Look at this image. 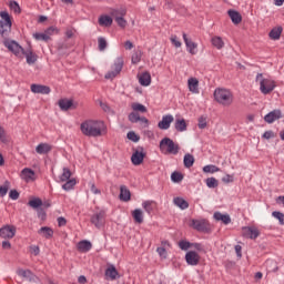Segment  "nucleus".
<instances>
[{"instance_id":"obj_11","label":"nucleus","mask_w":284,"mask_h":284,"mask_svg":"<svg viewBox=\"0 0 284 284\" xmlns=\"http://www.w3.org/2000/svg\"><path fill=\"white\" fill-rule=\"evenodd\" d=\"M191 227L196 232H207L209 224L206 220H191Z\"/></svg>"},{"instance_id":"obj_16","label":"nucleus","mask_w":284,"mask_h":284,"mask_svg":"<svg viewBox=\"0 0 284 284\" xmlns=\"http://www.w3.org/2000/svg\"><path fill=\"white\" fill-rule=\"evenodd\" d=\"M174 122V116L172 114H166L162 116V120L158 123L160 130H170V125Z\"/></svg>"},{"instance_id":"obj_56","label":"nucleus","mask_w":284,"mask_h":284,"mask_svg":"<svg viewBox=\"0 0 284 284\" xmlns=\"http://www.w3.org/2000/svg\"><path fill=\"white\" fill-rule=\"evenodd\" d=\"M197 125H199L200 130H205V128H207V118H205V116L199 118Z\"/></svg>"},{"instance_id":"obj_20","label":"nucleus","mask_w":284,"mask_h":284,"mask_svg":"<svg viewBox=\"0 0 284 284\" xmlns=\"http://www.w3.org/2000/svg\"><path fill=\"white\" fill-rule=\"evenodd\" d=\"M23 57H26L28 65H34L39 59V55H37L32 49L24 50Z\"/></svg>"},{"instance_id":"obj_49","label":"nucleus","mask_w":284,"mask_h":284,"mask_svg":"<svg viewBox=\"0 0 284 284\" xmlns=\"http://www.w3.org/2000/svg\"><path fill=\"white\" fill-rule=\"evenodd\" d=\"M9 8L10 10H13L16 12V14H20L21 12V7L19 6V2L11 0L9 2Z\"/></svg>"},{"instance_id":"obj_40","label":"nucleus","mask_w":284,"mask_h":284,"mask_svg":"<svg viewBox=\"0 0 284 284\" xmlns=\"http://www.w3.org/2000/svg\"><path fill=\"white\" fill-rule=\"evenodd\" d=\"M28 205L30 207H33V210H39L41 205H43V201H41V199L39 197H34L33 200L28 202Z\"/></svg>"},{"instance_id":"obj_44","label":"nucleus","mask_w":284,"mask_h":284,"mask_svg":"<svg viewBox=\"0 0 284 284\" xmlns=\"http://www.w3.org/2000/svg\"><path fill=\"white\" fill-rule=\"evenodd\" d=\"M247 234L250 239L255 240L258 239L261 232H258V229L256 227H247Z\"/></svg>"},{"instance_id":"obj_14","label":"nucleus","mask_w":284,"mask_h":284,"mask_svg":"<svg viewBox=\"0 0 284 284\" xmlns=\"http://www.w3.org/2000/svg\"><path fill=\"white\" fill-rule=\"evenodd\" d=\"M17 274L21 278L29 281V283H34V281H37V275H34V273H32L30 270L18 268Z\"/></svg>"},{"instance_id":"obj_33","label":"nucleus","mask_w":284,"mask_h":284,"mask_svg":"<svg viewBox=\"0 0 284 284\" xmlns=\"http://www.w3.org/2000/svg\"><path fill=\"white\" fill-rule=\"evenodd\" d=\"M173 203L180 207V210H187V207H190V203L183 197H174Z\"/></svg>"},{"instance_id":"obj_7","label":"nucleus","mask_w":284,"mask_h":284,"mask_svg":"<svg viewBox=\"0 0 284 284\" xmlns=\"http://www.w3.org/2000/svg\"><path fill=\"white\" fill-rule=\"evenodd\" d=\"M124 61L122 57H119L115 59L113 65H112V71H109L105 73L104 79L112 80L116 79L119 74H121V71L123 70Z\"/></svg>"},{"instance_id":"obj_3","label":"nucleus","mask_w":284,"mask_h":284,"mask_svg":"<svg viewBox=\"0 0 284 284\" xmlns=\"http://www.w3.org/2000/svg\"><path fill=\"white\" fill-rule=\"evenodd\" d=\"M214 99L221 105L230 106L234 103V94L227 89H215Z\"/></svg>"},{"instance_id":"obj_21","label":"nucleus","mask_w":284,"mask_h":284,"mask_svg":"<svg viewBox=\"0 0 284 284\" xmlns=\"http://www.w3.org/2000/svg\"><path fill=\"white\" fill-rule=\"evenodd\" d=\"M227 14H229L232 23H234V26H239V23H241V21H243V16H241V13L234 9H230L227 11Z\"/></svg>"},{"instance_id":"obj_58","label":"nucleus","mask_w":284,"mask_h":284,"mask_svg":"<svg viewBox=\"0 0 284 284\" xmlns=\"http://www.w3.org/2000/svg\"><path fill=\"white\" fill-rule=\"evenodd\" d=\"M9 197L12 200V201H17L19 199V191L17 190H11L9 192Z\"/></svg>"},{"instance_id":"obj_29","label":"nucleus","mask_w":284,"mask_h":284,"mask_svg":"<svg viewBox=\"0 0 284 284\" xmlns=\"http://www.w3.org/2000/svg\"><path fill=\"white\" fill-rule=\"evenodd\" d=\"M281 34H283V27H275L270 31L268 37L272 41H278Z\"/></svg>"},{"instance_id":"obj_32","label":"nucleus","mask_w":284,"mask_h":284,"mask_svg":"<svg viewBox=\"0 0 284 284\" xmlns=\"http://www.w3.org/2000/svg\"><path fill=\"white\" fill-rule=\"evenodd\" d=\"M38 234L43 236L44 239H52L54 236V231L50 226H42L39 231Z\"/></svg>"},{"instance_id":"obj_36","label":"nucleus","mask_w":284,"mask_h":284,"mask_svg":"<svg viewBox=\"0 0 284 284\" xmlns=\"http://www.w3.org/2000/svg\"><path fill=\"white\" fill-rule=\"evenodd\" d=\"M183 163H184V168H187V169L192 168V165H194V155L186 153L184 155Z\"/></svg>"},{"instance_id":"obj_42","label":"nucleus","mask_w":284,"mask_h":284,"mask_svg":"<svg viewBox=\"0 0 284 284\" xmlns=\"http://www.w3.org/2000/svg\"><path fill=\"white\" fill-rule=\"evenodd\" d=\"M70 176H72V171H70V169H68V168H63V172L60 175V181L62 183H65V181L70 180Z\"/></svg>"},{"instance_id":"obj_57","label":"nucleus","mask_w":284,"mask_h":284,"mask_svg":"<svg viewBox=\"0 0 284 284\" xmlns=\"http://www.w3.org/2000/svg\"><path fill=\"white\" fill-rule=\"evenodd\" d=\"M38 219H41V221H45L48 214L45 213V210L43 207L37 209Z\"/></svg>"},{"instance_id":"obj_12","label":"nucleus","mask_w":284,"mask_h":284,"mask_svg":"<svg viewBox=\"0 0 284 284\" xmlns=\"http://www.w3.org/2000/svg\"><path fill=\"white\" fill-rule=\"evenodd\" d=\"M14 234H17V227L12 225H6L0 229L1 239H14Z\"/></svg>"},{"instance_id":"obj_2","label":"nucleus","mask_w":284,"mask_h":284,"mask_svg":"<svg viewBox=\"0 0 284 284\" xmlns=\"http://www.w3.org/2000/svg\"><path fill=\"white\" fill-rule=\"evenodd\" d=\"M255 81L260 83V92L262 94H272L276 89V81L272 80V78H264L263 73H257Z\"/></svg>"},{"instance_id":"obj_43","label":"nucleus","mask_w":284,"mask_h":284,"mask_svg":"<svg viewBox=\"0 0 284 284\" xmlns=\"http://www.w3.org/2000/svg\"><path fill=\"white\" fill-rule=\"evenodd\" d=\"M33 39L36 41H45V42L50 41V37L48 36V33H45V31L44 33H39V32L33 33Z\"/></svg>"},{"instance_id":"obj_61","label":"nucleus","mask_w":284,"mask_h":284,"mask_svg":"<svg viewBox=\"0 0 284 284\" xmlns=\"http://www.w3.org/2000/svg\"><path fill=\"white\" fill-rule=\"evenodd\" d=\"M171 43H173V45H175L176 48H181V41H179V38L176 36H172L171 37Z\"/></svg>"},{"instance_id":"obj_19","label":"nucleus","mask_w":284,"mask_h":284,"mask_svg":"<svg viewBox=\"0 0 284 284\" xmlns=\"http://www.w3.org/2000/svg\"><path fill=\"white\" fill-rule=\"evenodd\" d=\"M182 37L186 45L187 52L190 54H196V48H199V44H196V42H193L190 38H187L186 33H183Z\"/></svg>"},{"instance_id":"obj_25","label":"nucleus","mask_w":284,"mask_h":284,"mask_svg":"<svg viewBox=\"0 0 284 284\" xmlns=\"http://www.w3.org/2000/svg\"><path fill=\"white\" fill-rule=\"evenodd\" d=\"M21 174L24 181H37V173H34V170L32 169L26 168L21 171Z\"/></svg>"},{"instance_id":"obj_9","label":"nucleus","mask_w":284,"mask_h":284,"mask_svg":"<svg viewBox=\"0 0 284 284\" xmlns=\"http://www.w3.org/2000/svg\"><path fill=\"white\" fill-rule=\"evenodd\" d=\"M111 17H113L120 28H125L128 26V21L123 19V17H125V10L114 9L111 11Z\"/></svg>"},{"instance_id":"obj_28","label":"nucleus","mask_w":284,"mask_h":284,"mask_svg":"<svg viewBox=\"0 0 284 284\" xmlns=\"http://www.w3.org/2000/svg\"><path fill=\"white\" fill-rule=\"evenodd\" d=\"M98 23H99V26H102L103 28H110V26H112V23H113V20H112V17H110L108 14H102L99 18Z\"/></svg>"},{"instance_id":"obj_52","label":"nucleus","mask_w":284,"mask_h":284,"mask_svg":"<svg viewBox=\"0 0 284 284\" xmlns=\"http://www.w3.org/2000/svg\"><path fill=\"white\" fill-rule=\"evenodd\" d=\"M140 120H141V115H139V113H136V112H131V113L129 114V121H130L131 123H139Z\"/></svg>"},{"instance_id":"obj_63","label":"nucleus","mask_w":284,"mask_h":284,"mask_svg":"<svg viewBox=\"0 0 284 284\" xmlns=\"http://www.w3.org/2000/svg\"><path fill=\"white\" fill-rule=\"evenodd\" d=\"M132 63L136 64L141 61V54L140 53H134L132 55V59H131Z\"/></svg>"},{"instance_id":"obj_39","label":"nucleus","mask_w":284,"mask_h":284,"mask_svg":"<svg viewBox=\"0 0 284 284\" xmlns=\"http://www.w3.org/2000/svg\"><path fill=\"white\" fill-rule=\"evenodd\" d=\"M131 108L134 112H141L142 114L148 112V108L139 102L132 103Z\"/></svg>"},{"instance_id":"obj_8","label":"nucleus","mask_w":284,"mask_h":284,"mask_svg":"<svg viewBox=\"0 0 284 284\" xmlns=\"http://www.w3.org/2000/svg\"><path fill=\"white\" fill-rule=\"evenodd\" d=\"M91 223L92 225H94V227H97L98 230H101V227L105 225V211L95 212L91 216Z\"/></svg>"},{"instance_id":"obj_31","label":"nucleus","mask_w":284,"mask_h":284,"mask_svg":"<svg viewBox=\"0 0 284 284\" xmlns=\"http://www.w3.org/2000/svg\"><path fill=\"white\" fill-rule=\"evenodd\" d=\"M139 83L140 85H144L145 88H148V85L152 83V75L150 74V72H143L139 78Z\"/></svg>"},{"instance_id":"obj_51","label":"nucleus","mask_w":284,"mask_h":284,"mask_svg":"<svg viewBox=\"0 0 284 284\" xmlns=\"http://www.w3.org/2000/svg\"><path fill=\"white\" fill-rule=\"evenodd\" d=\"M126 138L129 141H133V143H139V141H141V136H139L134 131L128 132Z\"/></svg>"},{"instance_id":"obj_6","label":"nucleus","mask_w":284,"mask_h":284,"mask_svg":"<svg viewBox=\"0 0 284 284\" xmlns=\"http://www.w3.org/2000/svg\"><path fill=\"white\" fill-rule=\"evenodd\" d=\"M3 45L9 50V52L14 54V57H17L18 59H23V52L26 51V49H23V47H21L19 42L10 39H4Z\"/></svg>"},{"instance_id":"obj_50","label":"nucleus","mask_w":284,"mask_h":284,"mask_svg":"<svg viewBox=\"0 0 284 284\" xmlns=\"http://www.w3.org/2000/svg\"><path fill=\"white\" fill-rule=\"evenodd\" d=\"M98 48L100 52H103L105 48H108V41L105 40V38L103 37L98 38Z\"/></svg>"},{"instance_id":"obj_30","label":"nucleus","mask_w":284,"mask_h":284,"mask_svg":"<svg viewBox=\"0 0 284 284\" xmlns=\"http://www.w3.org/2000/svg\"><path fill=\"white\" fill-rule=\"evenodd\" d=\"M187 85L190 92H192L193 94H199V80L196 78H190L187 80Z\"/></svg>"},{"instance_id":"obj_55","label":"nucleus","mask_w":284,"mask_h":284,"mask_svg":"<svg viewBox=\"0 0 284 284\" xmlns=\"http://www.w3.org/2000/svg\"><path fill=\"white\" fill-rule=\"evenodd\" d=\"M44 32L47 37H52V34H59V29L57 27H49Z\"/></svg>"},{"instance_id":"obj_53","label":"nucleus","mask_w":284,"mask_h":284,"mask_svg":"<svg viewBox=\"0 0 284 284\" xmlns=\"http://www.w3.org/2000/svg\"><path fill=\"white\" fill-rule=\"evenodd\" d=\"M142 207L145 210L148 214H152L153 207H152V201H145L142 203Z\"/></svg>"},{"instance_id":"obj_24","label":"nucleus","mask_w":284,"mask_h":284,"mask_svg":"<svg viewBox=\"0 0 284 284\" xmlns=\"http://www.w3.org/2000/svg\"><path fill=\"white\" fill-rule=\"evenodd\" d=\"M78 252H90L92 250V242L82 240L77 244Z\"/></svg>"},{"instance_id":"obj_10","label":"nucleus","mask_w":284,"mask_h":284,"mask_svg":"<svg viewBox=\"0 0 284 284\" xmlns=\"http://www.w3.org/2000/svg\"><path fill=\"white\" fill-rule=\"evenodd\" d=\"M143 159H145V150L143 146H138L131 156V163L134 165H141V163H143Z\"/></svg>"},{"instance_id":"obj_27","label":"nucleus","mask_w":284,"mask_h":284,"mask_svg":"<svg viewBox=\"0 0 284 284\" xmlns=\"http://www.w3.org/2000/svg\"><path fill=\"white\" fill-rule=\"evenodd\" d=\"M213 219H215V221H222L224 225H230V223H232V217H230L229 214H223L221 212H215Z\"/></svg>"},{"instance_id":"obj_1","label":"nucleus","mask_w":284,"mask_h":284,"mask_svg":"<svg viewBox=\"0 0 284 284\" xmlns=\"http://www.w3.org/2000/svg\"><path fill=\"white\" fill-rule=\"evenodd\" d=\"M103 128H105L103 121L94 120L84 121L80 125V130L84 136H93L94 139L103 135Z\"/></svg>"},{"instance_id":"obj_4","label":"nucleus","mask_w":284,"mask_h":284,"mask_svg":"<svg viewBox=\"0 0 284 284\" xmlns=\"http://www.w3.org/2000/svg\"><path fill=\"white\" fill-rule=\"evenodd\" d=\"M0 17V34L3 39H8L10 31L12 30V19H10V13L7 11H1Z\"/></svg>"},{"instance_id":"obj_26","label":"nucleus","mask_w":284,"mask_h":284,"mask_svg":"<svg viewBox=\"0 0 284 284\" xmlns=\"http://www.w3.org/2000/svg\"><path fill=\"white\" fill-rule=\"evenodd\" d=\"M105 276H106V278H110L111 281H116V278H119V271H116V267L111 264L105 270Z\"/></svg>"},{"instance_id":"obj_38","label":"nucleus","mask_w":284,"mask_h":284,"mask_svg":"<svg viewBox=\"0 0 284 284\" xmlns=\"http://www.w3.org/2000/svg\"><path fill=\"white\" fill-rule=\"evenodd\" d=\"M74 185H77L75 179L67 180V181H64V184L62 185V190H64L65 192H70V190H72L74 187Z\"/></svg>"},{"instance_id":"obj_59","label":"nucleus","mask_w":284,"mask_h":284,"mask_svg":"<svg viewBox=\"0 0 284 284\" xmlns=\"http://www.w3.org/2000/svg\"><path fill=\"white\" fill-rule=\"evenodd\" d=\"M158 254H160V256H162L163 258L168 257V251L165 250V247H158L156 248Z\"/></svg>"},{"instance_id":"obj_54","label":"nucleus","mask_w":284,"mask_h":284,"mask_svg":"<svg viewBox=\"0 0 284 284\" xmlns=\"http://www.w3.org/2000/svg\"><path fill=\"white\" fill-rule=\"evenodd\" d=\"M272 216H274V219H277V221H280V225H284V214L281 213L280 211H274L272 213Z\"/></svg>"},{"instance_id":"obj_5","label":"nucleus","mask_w":284,"mask_h":284,"mask_svg":"<svg viewBox=\"0 0 284 284\" xmlns=\"http://www.w3.org/2000/svg\"><path fill=\"white\" fill-rule=\"evenodd\" d=\"M160 150L164 154L176 155V154H179V150H181V148L179 146L178 143H174V140H172L170 138H164L160 141Z\"/></svg>"},{"instance_id":"obj_18","label":"nucleus","mask_w":284,"mask_h":284,"mask_svg":"<svg viewBox=\"0 0 284 284\" xmlns=\"http://www.w3.org/2000/svg\"><path fill=\"white\" fill-rule=\"evenodd\" d=\"M31 92H33V94H50L52 89L43 84H31Z\"/></svg>"},{"instance_id":"obj_41","label":"nucleus","mask_w":284,"mask_h":284,"mask_svg":"<svg viewBox=\"0 0 284 284\" xmlns=\"http://www.w3.org/2000/svg\"><path fill=\"white\" fill-rule=\"evenodd\" d=\"M203 172L206 174H214V172H221V169L214 164H209L203 168Z\"/></svg>"},{"instance_id":"obj_60","label":"nucleus","mask_w":284,"mask_h":284,"mask_svg":"<svg viewBox=\"0 0 284 284\" xmlns=\"http://www.w3.org/2000/svg\"><path fill=\"white\" fill-rule=\"evenodd\" d=\"M262 136L263 139L270 140V139H274V136L276 135L274 134V131H265Z\"/></svg>"},{"instance_id":"obj_15","label":"nucleus","mask_w":284,"mask_h":284,"mask_svg":"<svg viewBox=\"0 0 284 284\" xmlns=\"http://www.w3.org/2000/svg\"><path fill=\"white\" fill-rule=\"evenodd\" d=\"M58 105L60 110H62V112H68V110H77V105H74V101L69 99H60L58 101Z\"/></svg>"},{"instance_id":"obj_48","label":"nucleus","mask_w":284,"mask_h":284,"mask_svg":"<svg viewBox=\"0 0 284 284\" xmlns=\"http://www.w3.org/2000/svg\"><path fill=\"white\" fill-rule=\"evenodd\" d=\"M70 48H72V43L68 42V40L58 43L59 52H63V50H70Z\"/></svg>"},{"instance_id":"obj_46","label":"nucleus","mask_w":284,"mask_h":284,"mask_svg":"<svg viewBox=\"0 0 284 284\" xmlns=\"http://www.w3.org/2000/svg\"><path fill=\"white\" fill-rule=\"evenodd\" d=\"M171 181L173 183H181V181H183V173L179 172V171H174L171 174Z\"/></svg>"},{"instance_id":"obj_23","label":"nucleus","mask_w":284,"mask_h":284,"mask_svg":"<svg viewBox=\"0 0 284 284\" xmlns=\"http://www.w3.org/2000/svg\"><path fill=\"white\" fill-rule=\"evenodd\" d=\"M37 154H50L52 152V145L48 143H40L36 146Z\"/></svg>"},{"instance_id":"obj_47","label":"nucleus","mask_w":284,"mask_h":284,"mask_svg":"<svg viewBox=\"0 0 284 284\" xmlns=\"http://www.w3.org/2000/svg\"><path fill=\"white\" fill-rule=\"evenodd\" d=\"M205 183L210 189L219 187V180H216L215 178H207L205 180Z\"/></svg>"},{"instance_id":"obj_17","label":"nucleus","mask_w":284,"mask_h":284,"mask_svg":"<svg viewBox=\"0 0 284 284\" xmlns=\"http://www.w3.org/2000/svg\"><path fill=\"white\" fill-rule=\"evenodd\" d=\"M278 119H283V113L278 109L271 111L264 116L266 123H274V121H278Z\"/></svg>"},{"instance_id":"obj_35","label":"nucleus","mask_w":284,"mask_h":284,"mask_svg":"<svg viewBox=\"0 0 284 284\" xmlns=\"http://www.w3.org/2000/svg\"><path fill=\"white\" fill-rule=\"evenodd\" d=\"M212 45L214 48H216L217 50H223V48L225 47V42H223V38L222 37H213L211 39Z\"/></svg>"},{"instance_id":"obj_64","label":"nucleus","mask_w":284,"mask_h":284,"mask_svg":"<svg viewBox=\"0 0 284 284\" xmlns=\"http://www.w3.org/2000/svg\"><path fill=\"white\" fill-rule=\"evenodd\" d=\"M8 185L0 186V196H6L8 194Z\"/></svg>"},{"instance_id":"obj_34","label":"nucleus","mask_w":284,"mask_h":284,"mask_svg":"<svg viewBox=\"0 0 284 284\" xmlns=\"http://www.w3.org/2000/svg\"><path fill=\"white\" fill-rule=\"evenodd\" d=\"M174 126L178 132H185V130H187L185 119H176Z\"/></svg>"},{"instance_id":"obj_45","label":"nucleus","mask_w":284,"mask_h":284,"mask_svg":"<svg viewBox=\"0 0 284 284\" xmlns=\"http://www.w3.org/2000/svg\"><path fill=\"white\" fill-rule=\"evenodd\" d=\"M180 250H182L183 252H187L190 250V247H192V243L190 241L186 240H181L178 243Z\"/></svg>"},{"instance_id":"obj_37","label":"nucleus","mask_w":284,"mask_h":284,"mask_svg":"<svg viewBox=\"0 0 284 284\" xmlns=\"http://www.w3.org/2000/svg\"><path fill=\"white\" fill-rule=\"evenodd\" d=\"M132 216L136 223L139 224L143 223V211H141V209H135L132 212Z\"/></svg>"},{"instance_id":"obj_13","label":"nucleus","mask_w":284,"mask_h":284,"mask_svg":"<svg viewBox=\"0 0 284 284\" xmlns=\"http://www.w3.org/2000/svg\"><path fill=\"white\" fill-rule=\"evenodd\" d=\"M185 261L187 263V265H199L200 261H201V256L199 255V253H196V251H189L185 254Z\"/></svg>"},{"instance_id":"obj_22","label":"nucleus","mask_w":284,"mask_h":284,"mask_svg":"<svg viewBox=\"0 0 284 284\" xmlns=\"http://www.w3.org/2000/svg\"><path fill=\"white\" fill-rule=\"evenodd\" d=\"M132 199V193L130 192L129 187L125 185L120 186V201H124L128 203Z\"/></svg>"},{"instance_id":"obj_62","label":"nucleus","mask_w":284,"mask_h":284,"mask_svg":"<svg viewBox=\"0 0 284 284\" xmlns=\"http://www.w3.org/2000/svg\"><path fill=\"white\" fill-rule=\"evenodd\" d=\"M223 183H234V176L226 174L224 178H222Z\"/></svg>"}]
</instances>
